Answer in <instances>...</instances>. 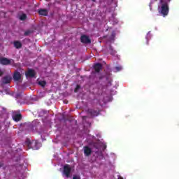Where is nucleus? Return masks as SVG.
Returning <instances> with one entry per match:
<instances>
[{
    "label": "nucleus",
    "instance_id": "1",
    "mask_svg": "<svg viewBox=\"0 0 179 179\" xmlns=\"http://www.w3.org/2000/svg\"><path fill=\"white\" fill-rule=\"evenodd\" d=\"M159 12L164 17L167 16L169 15V3L168 2L161 3V8Z\"/></svg>",
    "mask_w": 179,
    "mask_h": 179
},
{
    "label": "nucleus",
    "instance_id": "2",
    "mask_svg": "<svg viewBox=\"0 0 179 179\" xmlns=\"http://www.w3.org/2000/svg\"><path fill=\"white\" fill-rule=\"evenodd\" d=\"M1 65H12L15 66V60L13 59H8L6 57H0Z\"/></svg>",
    "mask_w": 179,
    "mask_h": 179
},
{
    "label": "nucleus",
    "instance_id": "3",
    "mask_svg": "<svg viewBox=\"0 0 179 179\" xmlns=\"http://www.w3.org/2000/svg\"><path fill=\"white\" fill-rule=\"evenodd\" d=\"M71 171H72V168H71V165L68 164H65L63 168V174L65 175L66 178H69V176H71Z\"/></svg>",
    "mask_w": 179,
    "mask_h": 179
},
{
    "label": "nucleus",
    "instance_id": "4",
    "mask_svg": "<svg viewBox=\"0 0 179 179\" xmlns=\"http://www.w3.org/2000/svg\"><path fill=\"white\" fill-rule=\"evenodd\" d=\"M80 41L83 43V44H90V43H92L90 38L86 35L81 36Z\"/></svg>",
    "mask_w": 179,
    "mask_h": 179
},
{
    "label": "nucleus",
    "instance_id": "5",
    "mask_svg": "<svg viewBox=\"0 0 179 179\" xmlns=\"http://www.w3.org/2000/svg\"><path fill=\"white\" fill-rule=\"evenodd\" d=\"M10 80H12V77L8 75L1 78V82L3 85H8V83H10Z\"/></svg>",
    "mask_w": 179,
    "mask_h": 179
},
{
    "label": "nucleus",
    "instance_id": "6",
    "mask_svg": "<svg viewBox=\"0 0 179 179\" xmlns=\"http://www.w3.org/2000/svg\"><path fill=\"white\" fill-rule=\"evenodd\" d=\"M38 143H37V141H32L28 143V146L31 149H33V150H38Z\"/></svg>",
    "mask_w": 179,
    "mask_h": 179
},
{
    "label": "nucleus",
    "instance_id": "7",
    "mask_svg": "<svg viewBox=\"0 0 179 179\" xmlns=\"http://www.w3.org/2000/svg\"><path fill=\"white\" fill-rule=\"evenodd\" d=\"M84 155L86 157H89L92 155V148L89 146H84Z\"/></svg>",
    "mask_w": 179,
    "mask_h": 179
},
{
    "label": "nucleus",
    "instance_id": "8",
    "mask_svg": "<svg viewBox=\"0 0 179 179\" xmlns=\"http://www.w3.org/2000/svg\"><path fill=\"white\" fill-rule=\"evenodd\" d=\"M25 75L27 78H34V76H36V71H34V69H30L25 73Z\"/></svg>",
    "mask_w": 179,
    "mask_h": 179
},
{
    "label": "nucleus",
    "instance_id": "9",
    "mask_svg": "<svg viewBox=\"0 0 179 179\" xmlns=\"http://www.w3.org/2000/svg\"><path fill=\"white\" fill-rule=\"evenodd\" d=\"M14 80L15 82H18V80H20L22 79V74L19 71H15L13 76Z\"/></svg>",
    "mask_w": 179,
    "mask_h": 179
},
{
    "label": "nucleus",
    "instance_id": "10",
    "mask_svg": "<svg viewBox=\"0 0 179 179\" xmlns=\"http://www.w3.org/2000/svg\"><path fill=\"white\" fill-rule=\"evenodd\" d=\"M102 69H103V65H101V64L100 63H96L94 65V69L95 72H96L97 73H99V72H100V71Z\"/></svg>",
    "mask_w": 179,
    "mask_h": 179
},
{
    "label": "nucleus",
    "instance_id": "11",
    "mask_svg": "<svg viewBox=\"0 0 179 179\" xmlns=\"http://www.w3.org/2000/svg\"><path fill=\"white\" fill-rule=\"evenodd\" d=\"M87 113L91 115V117H97L99 115V112L94 109H88Z\"/></svg>",
    "mask_w": 179,
    "mask_h": 179
},
{
    "label": "nucleus",
    "instance_id": "12",
    "mask_svg": "<svg viewBox=\"0 0 179 179\" xmlns=\"http://www.w3.org/2000/svg\"><path fill=\"white\" fill-rule=\"evenodd\" d=\"M13 119L16 122H19V121H20V120H22V114H15V115H14L13 116Z\"/></svg>",
    "mask_w": 179,
    "mask_h": 179
},
{
    "label": "nucleus",
    "instance_id": "13",
    "mask_svg": "<svg viewBox=\"0 0 179 179\" xmlns=\"http://www.w3.org/2000/svg\"><path fill=\"white\" fill-rule=\"evenodd\" d=\"M38 13L41 16H48V10H47L46 9H40L38 10Z\"/></svg>",
    "mask_w": 179,
    "mask_h": 179
},
{
    "label": "nucleus",
    "instance_id": "14",
    "mask_svg": "<svg viewBox=\"0 0 179 179\" xmlns=\"http://www.w3.org/2000/svg\"><path fill=\"white\" fill-rule=\"evenodd\" d=\"M13 44H14V47L17 48V50L20 49V48L22 47V43L19 41H14Z\"/></svg>",
    "mask_w": 179,
    "mask_h": 179
},
{
    "label": "nucleus",
    "instance_id": "15",
    "mask_svg": "<svg viewBox=\"0 0 179 179\" xmlns=\"http://www.w3.org/2000/svg\"><path fill=\"white\" fill-rule=\"evenodd\" d=\"M109 52H110V55H115L117 54V51H115L113 48V46H111V45L109 46Z\"/></svg>",
    "mask_w": 179,
    "mask_h": 179
},
{
    "label": "nucleus",
    "instance_id": "16",
    "mask_svg": "<svg viewBox=\"0 0 179 179\" xmlns=\"http://www.w3.org/2000/svg\"><path fill=\"white\" fill-rule=\"evenodd\" d=\"M38 85H39L40 86H41L42 87H45V85H47V83H46L45 81H44V80H43V81H39V82H38Z\"/></svg>",
    "mask_w": 179,
    "mask_h": 179
},
{
    "label": "nucleus",
    "instance_id": "17",
    "mask_svg": "<svg viewBox=\"0 0 179 179\" xmlns=\"http://www.w3.org/2000/svg\"><path fill=\"white\" fill-rule=\"evenodd\" d=\"M20 20H26L27 19V15L26 14H22L20 17Z\"/></svg>",
    "mask_w": 179,
    "mask_h": 179
},
{
    "label": "nucleus",
    "instance_id": "18",
    "mask_svg": "<svg viewBox=\"0 0 179 179\" xmlns=\"http://www.w3.org/2000/svg\"><path fill=\"white\" fill-rule=\"evenodd\" d=\"M122 69V67L121 66H116L115 67V72H120Z\"/></svg>",
    "mask_w": 179,
    "mask_h": 179
},
{
    "label": "nucleus",
    "instance_id": "19",
    "mask_svg": "<svg viewBox=\"0 0 179 179\" xmlns=\"http://www.w3.org/2000/svg\"><path fill=\"white\" fill-rule=\"evenodd\" d=\"M31 34V31L28 30L24 32V36H29Z\"/></svg>",
    "mask_w": 179,
    "mask_h": 179
},
{
    "label": "nucleus",
    "instance_id": "20",
    "mask_svg": "<svg viewBox=\"0 0 179 179\" xmlns=\"http://www.w3.org/2000/svg\"><path fill=\"white\" fill-rule=\"evenodd\" d=\"M80 89V85H76V89L74 90V92L77 93L78 90Z\"/></svg>",
    "mask_w": 179,
    "mask_h": 179
},
{
    "label": "nucleus",
    "instance_id": "21",
    "mask_svg": "<svg viewBox=\"0 0 179 179\" xmlns=\"http://www.w3.org/2000/svg\"><path fill=\"white\" fill-rule=\"evenodd\" d=\"M160 3H163V2H170V0H159Z\"/></svg>",
    "mask_w": 179,
    "mask_h": 179
},
{
    "label": "nucleus",
    "instance_id": "22",
    "mask_svg": "<svg viewBox=\"0 0 179 179\" xmlns=\"http://www.w3.org/2000/svg\"><path fill=\"white\" fill-rule=\"evenodd\" d=\"M73 179H80V176H74L73 177Z\"/></svg>",
    "mask_w": 179,
    "mask_h": 179
},
{
    "label": "nucleus",
    "instance_id": "23",
    "mask_svg": "<svg viewBox=\"0 0 179 179\" xmlns=\"http://www.w3.org/2000/svg\"><path fill=\"white\" fill-rule=\"evenodd\" d=\"M3 75V71L2 69H0V76H2Z\"/></svg>",
    "mask_w": 179,
    "mask_h": 179
},
{
    "label": "nucleus",
    "instance_id": "24",
    "mask_svg": "<svg viewBox=\"0 0 179 179\" xmlns=\"http://www.w3.org/2000/svg\"><path fill=\"white\" fill-rule=\"evenodd\" d=\"M1 110H3V113H6V109L5 108L0 107Z\"/></svg>",
    "mask_w": 179,
    "mask_h": 179
},
{
    "label": "nucleus",
    "instance_id": "25",
    "mask_svg": "<svg viewBox=\"0 0 179 179\" xmlns=\"http://www.w3.org/2000/svg\"><path fill=\"white\" fill-rule=\"evenodd\" d=\"M146 44L147 45H149V39H148V38H146Z\"/></svg>",
    "mask_w": 179,
    "mask_h": 179
},
{
    "label": "nucleus",
    "instance_id": "26",
    "mask_svg": "<svg viewBox=\"0 0 179 179\" xmlns=\"http://www.w3.org/2000/svg\"><path fill=\"white\" fill-rule=\"evenodd\" d=\"M117 179H124V178L120 176Z\"/></svg>",
    "mask_w": 179,
    "mask_h": 179
},
{
    "label": "nucleus",
    "instance_id": "27",
    "mask_svg": "<svg viewBox=\"0 0 179 179\" xmlns=\"http://www.w3.org/2000/svg\"><path fill=\"white\" fill-rule=\"evenodd\" d=\"M92 1H94V0H92Z\"/></svg>",
    "mask_w": 179,
    "mask_h": 179
}]
</instances>
